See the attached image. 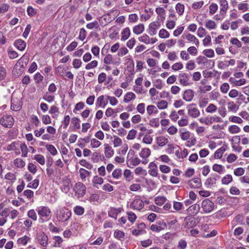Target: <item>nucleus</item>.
I'll return each mask as SVG.
<instances>
[{
  "instance_id": "nucleus-1",
  "label": "nucleus",
  "mask_w": 249,
  "mask_h": 249,
  "mask_svg": "<svg viewBox=\"0 0 249 249\" xmlns=\"http://www.w3.org/2000/svg\"><path fill=\"white\" fill-rule=\"evenodd\" d=\"M57 221L64 224H67L71 216V212L65 206L57 209L54 213Z\"/></svg>"
},
{
  "instance_id": "nucleus-2",
  "label": "nucleus",
  "mask_w": 249,
  "mask_h": 249,
  "mask_svg": "<svg viewBox=\"0 0 249 249\" xmlns=\"http://www.w3.org/2000/svg\"><path fill=\"white\" fill-rule=\"evenodd\" d=\"M36 211L39 216V220L41 223L47 221L51 219L52 212L48 207L39 206L36 208Z\"/></svg>"
},
{
  "instance_id": "nucleus-3",
  "label": "nucleus",
  "mask_w": 249,
  "mask_h": 249,
  "mask_svg": "<svg viewBox=\"0 0 249 249\" xmlns=\"http://www.w3.org/2000/svg\"><path fill=\"white\" fill-rule=\"evenodd\" d=\"M191 73L181 72L178 75L179 84L183 86H188L192 84L191 78Z\"/></svg>"
},
{
  "instance_id": "nucleus-4",
  "label": "nucleus",
  "mask_w": 249,
  "mask_h": 249,
  "mask_svg": "<svg viewBox=\"0 0 249 249\" xmlns=\"http://www.w3.org/2000/svg\"><path fill=\"white\" fill-rule=\"evenodd\" d=\"M188 115L193 118H196L200 115L199 110L197 108L195 104H191L186 107Z\"/></svg>"
},
{
  "instance_id": "nucleus-5",
  "label": "nucleus",
  "mask_w": 249,
  "mask_h": 249,
  "mask_svg": "<svg viewBox=\"0 0 249 249\" xmlns=\"http://www.w3.org/2000/svg\"><path fill=\"white\" fill-rule=\"evenodd\" d=\"M214 204L209 199H205L201 202V208L205 213H210L214 209Z\"/></svg>"
},
{
  "instance_id": "nucleus-6",
  "label": "nucleus",
  "mask_w": 249,
  "mask_h": 249,
  "mask_svg": "<svg viewBox=\"0 0 249 249\" xmlns=\"http://www.w3.org/2000/svg\"><path fill=\"white\" fill-rule=\"evenodd\" d=\"M14 123L13 117L10 115H4L0 119V124L4 127L10 128Z\"/></svg>"
},
{
  "instance_id": "nucleus-7",
  "label": "nucleus",
  "mask_w": 249,
  "mask_h": 249,
  "mask_svg": "<svg viewBox=\"0 0 249 249\" xmlns=\"http://www.w3.org/2000/svg\"><path fill=\"white\" fill-rule=\"evenodd\" d=\"M73 191L78 197L83 196L86 193V188L82 182L76 183L73 187Z\"/></svg>"
},
{
  "instance_id": "nucleus-8",
  "label": "nucleus",
  "mask_w": 249,
  "mask_h": 249,
  "mask_svg": "<svg viewBox=\"0 0 249 249\" xmlns=\"http://www.w3.org/2000/svg\"><path fill=\"white\" fill-rule=\"evenodd\" d=\"M161 26L160 22L156 21L150 23L147 30V33L151 36H153L156 35L157 30Z\"/></svg>"
},
{
  "instance_id": "nucleus-9",
  "label": "nucleus",
  "mask_w": 249,
  "mask_h": 249,
  "mask_svg": "<svg viewBox=\"0 0 249 249\" xmlns=\"http://www.w3.org/2000/svg\"><path fill=\"white\" fill-rule=\"evenodd\" d=\"M22 107L21 98L15 97L13 95L11 99V108L13 111H17L19 110Z\"/></svg>"
},
{
  "instance_id": "nucleus-10",
  "label": "nucleus",
  "mask_w": 249,
  "mask_h": 249,
  "mask_svg": "<svg viewBox=\"0 0 249 249\" xmlns=\"http://www.w3.org/2000/svg\"><path fill=\"white\" fill-rule=\"evenodd\" d=\"M108 104L107 98L104 95L99 96L96 101L95 106L97 108H104Z\"/></svg>"
},
{
  "instance_id": "nucleus-11",
  "label": "nucleus",
  "mask_w": 249,
  "mask_h": 249,
  "mask_svg": "<svg viewBox=\"0 0 249 249\" xmlns=\"http://www.w3.org/2000/svg\"><path fill=\"white\" fill-rule=\"evenodd\" d=\"M37 240L39 245L42 247H46L48 244V237L43 232L37 234Z\"/></svg>"
},
{
  "instance_id": "nucleus-12",
  "label": "nucleus",
  "mask_w": 249,
  "mask_h": 249,
  "mask_svg": "<svg viewBox=\"0 0 249 249\" xmlns=\"http://www.w3.org/2000/svg\"><path fill=\"white\" fill-rule=\"evenodd\" d=\"M144 206V203L142 200L136 198L130 204V208L137 210H141Z\"/></svg>"
},
{
  "instance_id": "nucleus-13",
  "label": "nucleus",
  "mask_w": 249,
  "mask_h": 249,
  "mask_svg": "<svg viewBox=\"0 0 249 249\" xmlns=\"http://www.w3.org/2000/svg\"><path fill=\"white\" fill-rule=\"evenodd\" d=\"M123 211L121 208H115L114 207H110L108 211V215L109 217L116 219L118 214Z\"/></svg>"
},
{
  "instance_id": "nucleus-14",
  "label": "nucleus",
  "mask_w": 249,
  "mask_h": 249,
  "mask_svg": "<svg viewBox=\"0 0 249 249\" xmlns=\"http://www.w3.org/2000/svg\"><path fill=\"white\" fill-rule=\"evenodd\" d=\"M149 170L148 173L149 175L152 177H158V170L157 164L154 162H151L148 165Z\"/></svg>"
},
{
  "instance_id": "nucleus-15",
  "label": "nucleus",
  "mask_w": 249,
  "mask_h": 249,
  "mask_svg": "<svg viewBox=\"0 0 249 249\" xmlns=\"http://www.w3.org/2000/svg\"><path fill=\"white\" fill-rule=\"evenodd\" d=\"M194 96V92L192 89H188L185 90L183 94L182 98L186 102H190Z\"/></svg>"
},
{
  "instance_id": "nucleus-16",
  "label": "nucleus",
  "mask_w": 249,
  "mask_h": 249,
  "mask_svg": "<svg viewBox=\"0 0 249 249\" xmlns=\"http://www.w3.org/2000/svg\"><path fill=\"white\" fill-rule=\"evenodd\" d=\"M220 178V176L216 174H214L213 177L208 178L205 182V185L207 187H210L211 185H214L216 183V181Z\"/></svg>"
},
{
  "instance_id": "nucleus-17",
  "label": "nucleus",
  "mask_w": 249,
  "mask_h": 249,
  "mask_svg": "<svg viewBox=\"0 0 249 249\" xmlns=\"http://www.w3.org/2000/svg\"><path fill=\"white\" fill-rule=\"evenodd\" d=\"M196 225V221L193 218L186 217L184 219L183 223L184 228L185 229H190L195 227Z\"/></svg>"
},
{
  "instance_id": "nucleus-18",
  "label": "nucleus",
  "mask_w": 249,
  "mask_h": 249,
  "mask_svg": "<svg viewBox=\"0 0 249 249\" xmlns=\"http://www.w3.org/2000/svg\"><path fill=\"white\" fill-rule=\"evenodd\" d=\"M141 162V160L138 157L133 158L131 157V159L128 160V161H126V164L127 166L129 168H132L134 166H136L139 165Z\"/></svg>"
},
{
  "instance_id": "nucleus-19",
  "label": "nucleus",
  "mask_w": 249,
  "mask_h": 249,
  "mask_svg": "<svg viewBox=\"0 0 249 249\" xmlns=\"http://www.w3.org/2000/svg\"><path fill=\"white\" fill-rule=\"evenodd\" d=\"M189 185L193 188H199L201 186V181L200 178H194L189 181Z\"/></svg>"
},
{
  "instance_id": "nucleus-20",
  "label": "nucleus",
  "mask_w": 249,
  "mask_h": 249,
  "mask_svg": "<svg viewBox=\"0 0 249 249\" xmlns=\"http://www.w3.org/2000/svg\"><path fill=\"white\" fill-rule=\"evenodd\" d=\"M14 45L16 48L20 51H23L26 46V42L20 39L16 40L15 41Z\"/></svg>"
},
{
  "instance_id": "nucleus-21",
  "label": "nucleus",
  "mask_w": 249,
  "mask_h": 249,
  "mask_svg": "<svg viewBox=\"0 0 249 249\" xmlns=\"http://www.w3.org/2000/svg\"><path fill=\"white\" fill-rule=\"evenodd\" d=\"M105 155L107 158H110L114 154V151L108 144H105Z\"/></svg>"
},
{
  "instance_id": "nucleus-22",
  "label": "nucleus",
  "mask_w": 249,
  "mask_h": 249,
  "mask_svg": "<svg viewBox=\"0 0 249 249\" xmlns=\"http://www.w3.org/2000/svg\"><path fill=\"white\" fill-rule=\"evenodd\" d=\"M103 178L102 177H99L98 176H94L92 181L93 186L98 189L99 188L98 185L102 184L103 183Z\"/></svg>"
},
{
  "instance_id": "nucleus-23",
  "label": "nucleus",
  "mask_w": 249,
  "mask_h": 249,
  "mask_svg": "<svg viewBox=\"0 0 249 249\" xmlns=\"http://www.w3.org/2000/svg\"><path fill=\"white\" fill-rule=\"evenodd\" d=\"M151 155V151L148 148H142L139 153V156L143 159H146Z\"/></svg>"
},
{
  "instance_id": "nucleus-24",
  "label": "nucleus",
  "mask_w": 249,
  "mask_h": 249,
  "mask_svg": "<svg viewBox=\"0 0 249 249\" xmlns=\"http://www.w3.org/2000/svg\"><path fill=\"white\" fill-rule=\"evenodd\" d=\"M156 141L157 144L160 146H163L168 142V138L163 136L157 137Z\"/></svg>"
},
{
  "instance_id": "nucleus-25",
  "label": "nucleus",
  "mask_w": 249,
  "mask_h": 249,
  "mask_svg": "<svg viewBox=\"0 0 249 249\" xmlns=\"http://www.w3.org/2000/svg\"><path fill=\"white\" fill-rule=\"evenodd\" d=\"M130 30L129 27L124 28L121 32V40H126L130 36Z\"/></svg>"
},
{
  "instance_id": "nucleus-26",
  "label": "nucleus",
  "mask_w": 249,
  "mask_h": 249,
  "mask_svg": "<svg viewBox=\"0 0 249 249\" xmlns=\"http://www.w3.org/2000/svg\"><path fill=\"white\" fill-rule=\"evenodd\" d=\"M144 30V26L143 24L140 23L133 27V31L136 35L142 34Z\"/></svg>"
},
{
  "instance_id": "nucleus-27",
  "label": "nucleus",
  "mask_w": 249,
  "mask_h": 249,
  "mask_svg": "<svg viewBox=\"0 0 249 249\" xmlns=\"http://www.w3.org/2000/svg\"><path fill=\"white\" fill-rule=\"evenodd\" d=\"M200 210V206L197 203H195L189 207L188 211L192 214H195L198 213Z\"/></svg>"
},
{
  "instance_id": "nucleus-28",
  "label": "nucleus",
  "mask_w": 249,
  "mask_h": 249,
  "mask_svg": "<svg viewBox=\"0 0 249 249\" xmlns=\"http://www.w3.org/2000/svg\"><path fill=\"white\" fill-rule=\"evenodd\" d=\"M220 6V12H226L228 9V2L227 0H219Z\"/></svg>"
},
{
  "instance_id": "nucleus-29",
  "label": "nucleus",
  "mask_w": 249,
  "mask_h": 249,
  "mask_svg": "<svg viewBox=\"0 0 249 249\" xmlns=\"http://www.w3.org/2000/svg\"><path fill=\"white\" fill-rule=\"evenodd\" d=\"M136 98L135 94L132 92H127L124 96V102L128 103L131 100H134Z\"/></svg>"
},
{
  "instance_id": "nucleus-30",
  "label": "nucleus",
  "mask_w": 249,
  "mask_h": 249,
  "mask_svg": "<svg viewBox=\"0 0 249 249\" xmlns=\"http://www.w3.org/2000/svg\"><path fill=\"white\" fill-rule=\"evenodd\" d=\"M31 240V238L29 236L25 235L18 239L17 243L18 244L25 246L28 242Z\"/></svg>"
},
{
  "instance_id": "nucleus-31",
  "label": "nucleus",
  "mask_w": 249,
  "mask_h": 249,
  "mask_svg": "<svg viewBox=\"0 0 249 249\" xmlns=\"http://www.w3.org/2000/svg\"><path fill=\"white\" fill-rule=\"evenodd\" d=\"M42 98L44 100L48 103H52L54 100V96L50 94L49 92H46L43 94Z\"/></svg>"
},
{
  "instance_id": "nucleus-32",
  "label": "nucleus",
  "mask_w": 249,
  "mask_h": 249,
  "mask_svg": "<svg viewBox=\"0 0 249 249\" xmlns=\"http://www.w3.org/2000/svg\"><path fill=\"white\" fill-rule=\"evenodd\" d=\"M113 137L114 138V140L112 141V142L113 144L114 147H118L122 144L123 142L121 138L115 135H113Z\"/></svg>"
},
{
  "instance_id": "nucleus-33",
  "label": "nucleus",
  "mask_w": 249,
  "mask_h": 249,
  "mask_svg": "<svg viewBox=\"0 0 249 249\" xmlns=\"http://www.w3.org/2000/svg\"><path fill=\"white\" fill-rule=\"evenodd\" d=\"M34 159L42 165L45 163V159L44 156L40 154H36L34 156Z\"/></svg>"
},
{
  "instance_id": "nucleus-34",
  "label": "nucleus",
  "mask_w": 249,
  "mask_h": 249,
  "mask_svg": "<svg viewBox=\"0 0 249 249\" xmlns=\"http://www.w3.org/2000/svg\"><path fill=\"white\" fill-rule=\"evenodd\" d=\"M228 130L231 134H236L241 131L240 128L236 125H231L229 126Z\"/></svg>"
},
{
  "instance_id": "nucleus-35",
  "label": "nucleus",
  "mask_w": 249,
  "mask_h": 249,
  "mask_svg": "<svg viewBox=\"0 0 249 249\" xmlns=\"http://www.w3.org/2000/svg\"><path fill=\"white\" fill-rule=\"evenodd\" d=\"M45 147L47 150L53 156H55L57 154V151L55 147L52 144H46Z\"/></svg>"
},
{
  "instance_id": "nucleus-36",
  "label": "nucleus",
  "mask_w": 249,
  "mask_h": 249,
  "mask_svg": "<svg viewBox=\"0 0 249 249\" xmlns=\"http://www.w3.org/2000/svg\"><path fill=\"white\" fill-rule=\"evenodd\" d=\"M122 175V170L121 168H116L113 170L112 176L114 178L119 179Z\"/></svg>"
},
{
  "instance_id": "nucleus-37",
  "label": "nucleus",
  "mask_w": 249,
  "mask_h": 249,
  "mask_svg": "<svg viewBox=\"0 0 249 249\" xmlns=\"http://www.w3.org/2000/svg\"><path fill=\"white\" fill-rule=\"evenodd\" d=\"M205 27L209 30L214 29L216 28V25L214 21L208 20L206 21Z\"/></svg>"
},
{
  "instance_id": "nucleus-38",
  "label": "nucleus",
  "mask_w": 249,
  "mask_h": 249,
  "mask_svg": "<svg viewBox=\"0 0 249 249\" xmlns=\"http://www.w3.org/2000/svg\"><path fill=\"white\" fill-rule=\"evenodd\" d=\"M20 148L22 152L21 156L22 157H26L28 152L27 145L25 143H22L20 144Z\"/></svg>"
},
{
  "instance_id": "nucleus-39",
  "label": "nucleus",
  "mask_w": 249,
  "mask_h": 249,
  "mask_svg": "<svg viewBox=\"0 0 249 249\" xmlns=\"http://www.w3.org/2000/svg\"><path fill=\"white\" fill-rule=\"evenodd\" d=\"M189 121L187 116H185L184 117H182L180 120H179L178 122V125L179 126H185L188 124Z\"/></svg>"
},
{
  "instance_id": "nucleus-40",
  "label": "nucleus",
  "mask_w": 249,
  "mask_h": 249,
  "mask_svg": "<svg viewBox=\"0 0 249 249\" xmlns=\"http://www.w3.org/2000/svg\"><path fill=\"white\" fill-rule=\"evenodd\" d=\"M213 170L219 174L222 173L224 170V167L220 164H214L213 166Z\"/></svg>"
},
{
  "instance_id": "nucleus-41",
  "label": "nucleus",
  "mask_w": 249,
  "mask_h": 249,
  "mask_svg": "<svg viewBox=\"0 0 249 249\" xmlns=\"http://www.w3.org/2000/svg\"><path fill=\"white\" fill-rule=\"evenodd\" d=\"M90 173L89 171L84 168H80L79 169L80 177L82 179H84L87 177L89 176Z\"/></svg>"
},
{
  "instance_id": "nucleus-42",
  "label": "nucleus",
  "mask_w": 249,
  "mask_h": 249,
  "mask_svg": "<svg viewBox=\"0 0 249 249\" xmlns=\"http://www.w3.org/2000/svg\"><path fill=\"white\" fill-rule=\"evenodd\" d=\"M146 111L149 115H151L152 113H157L158 112L156 107L153 105L148 106Z\"/></svg>"
},
{
  "instance_id": "nucleus-43",
  "label": "nucleus",
  "mask_w": 249,
  "mask_h": 249,
  "mask_svg": "<svg viewBox=\"0 0 249 249\" xmlns=\"http://www.w3.org/2000/svg\"><path fill=\"white\" fill-rule=\"evenodd\" d=\"M14 164L18 168H22L25 165V162L21 159L17 158L14 161Z\"/></svg>"
},
{
  "instance_id": "nucleus-44",
  "label": "nucleus",
  "mask_w": 249,
  "mask_h": 249,
  "mask_svg": "<svg viewBox=\"0 0 249 249\" xmlns=\"http://www.w3.org/2000/svg\"><path fill=\"white\" fill-rule=\"evenodd\" d=\"M232 180V176L231 175L228 174L222 178L221 182L222 184L227 185L231 182Z\"/></svg>"
},
{
  "instance_id": "nucleus-45",
  "label": "nucleus",
  "mask_w": 249,
  "mask_h": 249,
  "mask_svg": "<svg viewBox=\"0 0 249 249\" xmlns=\"http://www.w3.org/2000/svg\"><path fill=\"white\" fill-rule=\"evenodd\" d=\"M159 36L161 38H165L169 37L170 34L165 29H161L159 31Z\"/></svg>"
},
{
  "instance_id": "nucleus-46",
  "label": "nucleus",
  "mask_w": 249,
  "mask_h": 249,
  "mask_svg": "<svg viewBox=\"0 0 249 249\" xmlns=\"http://www.w3.org/2000/svg\"><path fill=\"white\" fill-rule=\"evenodd\" d=\"M124 176L126 180L129 181L131 180L133 177L132 175V172L129 169H125L124 172Z\"/></svg>"
},
{
  "instance_id": "nucleus-47",
  "label": "nucleus",
  "mask_w": 249,
  "mask_h": 249,
  "mask_svg": "<svg viewBox=\"0 0 249 249\" xmlns=\"http://www.w3.org/2000/svg\"><path fill=\"white\" fill-rule=\"evenodd\" d=\"M138 39L140 41L146 44H150V37L146 34H144L142 36L139 37Z\"/></svg>"
},
{
  "instance_id": "nucleus-48",
  "label": "nucleus",
  "mask_w": 249,
  "mask_h": 249,
  "mask_svg": "<svg viewBox=\"0 0 249 249\" xmlns=\"http://www.w3.org/2000/svg\"><path fill=\"white\" fill-rule=\"evenodd\" d=\"M166 198L164 196H157L155 198V202L159 206L162 205L166 201Z\"/></svg>"
},
{
  "instance_id": "nucleus-49",
  "label": "nucleus",
  "mask_w": 249,
  "mask_h": 249,
  "mask_svg": "<svg viewBox=\"0 0 249 249\" xmlns=\"http://www.w3.org/2000/svg\"><path fill=\"white\" fill-rule=\"evenodd\" d=\"M225 151L224 148L221 147L219 149H217L214 154V157L215 159H220L223 153Z\"/></svg>"
},
{
  "instance_id": "nucleus-50",
  "label": "nucleus",
  "mask_w": 249,
  "mask_h": 249,
  "mask_svg": "<svg viewBox=\"0 0 249 249\" xmlns=\"http://www.w3.org/2000/svg\"><path fill=\"white\" fill-rule=\"evenodd\" d=\"M73 211L74 213L78 215L83 214L85 212L84 208L80 206H76L74 208Z\"/></svg>"
},
{
  "instance_id": "nucleus-51",
  "label": "nucleus",
  "mask_w": 249,
  "mask_h": 249,
  "mask_svg": "<svg viewBox=\"0 0 249 249\" xmlns=\"http://www.w3.org/2000/svg\"><path fill=\"white\" fill-rule=\"evenodd\" d=\"M176 9L179 15H182L184 11V6L180 3H178L176 5Z\"/></svg>"
},
{
  "instance_id": "nucleus-52",
  "label": "nucleus",
  "mask_w": 249,
  "mask_h": 249,
  "mask_svg": "<svg viewBox=\"0 0 249 249\" xmlns=\"http://www.w3.org/2000/svg\"><path fill=\"white\" fill-rule=\"evenodd\" d=\"M218 9V5L217 4L213 3L209 6V14L211 15H213Z\"/></svg>"
},
{
  "instance_id": "nucleus-53",
  "label": "nucleus",
  "mask_w": 249,
  "mask_h": 249,
  "mask_svg": "<svg viewBox=\"0 0 249 249\" xmlns=\"http://www.w3.org/2000/svg\"><path fill=\"white\" fill-rule=\"evenodd\" d=\"M87 31L84 28H82L80 29L79 34L78 36V39L81 41H83L86 37Z\"/></svg>"
},
{
  "instance_id": "nucleus-54",
  "label": "nucleus",
  "mask_w": 249,
  "mask_h": 249,
  "mask_svg": "<svg viewBox=\"0 0 249 249\" xmlns=\"http://www.w3.org/2000/svg\"><path fill=\"white\" fill-rule=\"evenodd\" d=\"M80 120L79 119L76 117L72 118L71 123L73 125L74 129H79L80 127Z\"/></svg>"
},
{
  "instance_id": "nucleus-55",
  "label": "nucleus",
  "mask_w": 249,
  "mask_h": 249,
  "mask_svg": "<svg viewBox=\"0 0 249 249\" xmlns=\"http://www.w3.org/2000/svg\"><path fill=\"white\" fill-rule=\"evenodd\" d=\"M48 227L49 230L52 232L59 233L61 231V230L59 228L55 227L52 222L49 223Z\"/></svg>"
},
{
  "instance_id": "nucleus-56",
  "label": "nucleus",
  "mask_w": 249,
  "mask_h": 249,
  "mask_svg": "<svg viewBox=\"0 0 249 249\" xmlns=\"http://www.w3.org/2000/svg\"><path fill=\"white\" fill-rule=\"evenodd\" d=\"M101 144V142L96 139L90 140V145L91 147L96 148L99 147Z\"/></svg>"
},
{
  "instance_id": "nucleus-57",
  "label": "nucleus",
  "mask_w": 249,
  "mask_h": 249,
  "mask_svg": "<svg viewBox=\"0 0 249 249\" xmlns=\"http://www.w3.org/2000/svg\"><path fill=\"white\" fill-rule=\"evenodd\" d=\"M86 27L89 29H93V28H98L99 27L98 22L97 20L88 23L86 25Z\"/></svg>"
},
{
  "instance_id": "nucleus-58",
  "label": "nucleus",
  "mask_w": 249,
  "mask_h": 249,
  "mask_svg": "<svg viewBox=\"0 0 249 249\" xmlns=\"http://www.w3.org/2000/svg\"><path fill=\"white\" fill-rule=\"evenodd\" d=\"M229 121L232 123L241 124L243 122L242 119L238 116H232L229 118Z\"/></svg>"
},
{
  "instance_id": "nucleus-59",
  "label": "nucleus",
  "mask_w": 249,
  "mask_h": 249,
  "mask_svg": "<svg viewBox=\"0 0 249 249\" xmlns=\"http://www.w3.org/2000/svg\"><path fill=\"white\" fill-rule=\"evenodd\" d=\"M127 214L128 220L132 223H133L137 218L136 214L132 212H127Z\"/></svg>"
},
{
  "instance_id": "nucleus-60",
  "label": "nucleus",
  "mask_w": 249,
  "mask_h": 249,
  "mask_svg": "<svg viewBox=\"0 0 249 249\" xmlns=\"http://www.w3.org/2000/svg\"><path fill=\"white\" fill-rule=\"evenodd\" d=\"M169 118L173 122H176L179 118L178 113L176 110H172L169 115Z\"/></svg>"
},
{
  "instance_id": "nucleus-61",
  "label": "nucleus",
  "mask_w": 249,
  "mask_h": 249,
  "mask_svg": "<svg viewBox=\"0 0 249 249\" xmlns=\"http://www.w3.org/2000/svg\"><path fill=\"white\" fill-rule=\"evenodd\" d=\"M157 105L160 109H164L167 107L168 103L166 101L161 100L158 102Z\"/></svg>"
},
{
  "instance_id": "nucleus-62",
  "label": "nucleus",
  "mask_w": 249,
  "mask_h": 249,
  "mask_svg": "<svg viewBox=\"0 0 249 249\" xmlns=\"http://www.w3.org/2000/svg\"><path fill=\"white\" fill-rule=\"evenodd\" d=\"M203 54L209 58H212L214 56V51L212 49H206L203 51Z\"/></svg>"
},
{
  "instance_id": "nucleus-63",
  "label": "nucleus",
  "mask_w": 249,
  "mask_h": 249,
  "mask_svg": "<svg viewBox=\"0 0 249 249\" xmlns=\"http://www.w3.org/2000/svg\"><path fill=\"white\" fill-rule=\"evenodd\" d=\"M135 174L137 176L140 175H146V171L141 167H138L136 168L134 170Z\"/></svg>"
},
{
  "instance_id": "nucleus-64",
  "label": "nucleus",
  "mask_w": 249,
  "mask_h": 249,
  "mask_svg": "<svg viewBox=\"0 0 249 249\" xmlns=\"http://www.w3.org/2000/svg\"><path fill=\"white\" fill-rule=\"evenodd\" d=\"M217 110V107L213 104H210L206 109V111L208 113H213Z\"/></svg>"
}]
</instances>
